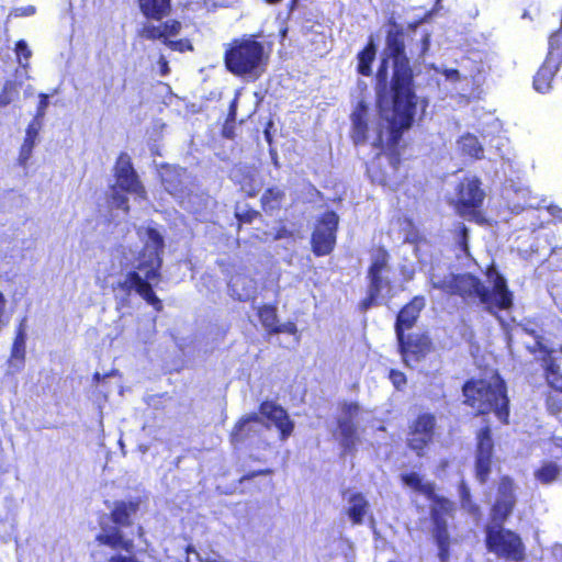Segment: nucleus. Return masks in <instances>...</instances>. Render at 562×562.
<instances>
[{
    "label": "nucleus",
    "mask_w": 562,
    "mask_h": 562,
    "mask_svg": "<svg viewBox=\"0 0 562 562\" xmlns=\"http://www.w3.org/2000/svg\"><path fill=\"white\" fill-rule=\"evenodd\" d=\"M429 42L430 34L424 29L414 27L407 35L398 30L389 31L384 57L376 72L379 121L374 126H369L368 109L363 102H359L351 114L356 144L369 142L375 148L389 149L397 146L416 113L409 58L417 61L424 59Z\"/></svg>",
    "instance_id": "nucleus-1"
},
{
    "label": "nucleus",
    "mask_w": 562,
    "mask_h": 562,
    "mask_svg": "<svg viewBox=\"0 0 562 562\" xmlns=\"http://www.w3.org/2000/svg\"><path fill=\"white\" fill-rule=\"evenodd\" d=\"M492 289L470 273L454 274L432 267L429 276L431 286L449 295H458L467 303H480L485 311L495 314L498 310H508L513 305V293L506 279L495 269L487 272Z\"/></svg>",
    "instance_id": "nucleus-2"
},
{
    "label": "nucleus",
    "mask_w": 562,
    "mask_h": 562,
    "mask_svg": "<svg viewBox=\"0 0 562 562\" xmlns=\"http://www.w3.org/2000/svg\"><path fill=\"white\" fill-rule=\"evenodd\" d=\"M492 289L470 273L454 274L432 267L429 276L431 286L449 295H458L467 303H480L485 311L495 314L498 310H508L513 305V293L506 279L495 269L487 272Z\"/></svg>",
    "instance_id": "nucleus-3"
},
{
    "label": "nucleus",
    "mask_w": 562,
    "mask_h": 562,
    "mask_svg": "<svg viewBox=\"0 0 562 562\" xmlns=\"http://www.w3.org/2000/svg\"><path fill=\"white\" fill-rule=\"evenodd\" d=\"M137 235L144 243L143 250L139 252L134 271H130L116 286L113 288L115 295L121 301L135 291L147 303L160 311L162 305L160 300L153 291V286L158 283L161 267L160 251L164 248V238L153 227L137 228Z\"/></svg>",
    "instance_id": "nucleus-4"
},
{
    "label": "nucleus",
    "mask_w": 562,
    "mask_h": 562,
    "mask_svg": "<svg viewBox=\"0 0 562 562\" xmlns=\"http://www.w3.org/2000/svg\"><path fill=\"white\" fill-rule=\"evenodd\" d=\"M515 504L514 482L509 477H503L492 508V524L486 529V544L498 557L519 562L525 557L521 539L517 533L502 527Z\"/></svg>",
    "instance_id": "nucleus-5"
},
{
    "label": "nucleus",
    "mask_w": 562,
    "mask_h": 562,
    "mask_svg": "<svg viewBox=\"0 0 562 562\" xmlns=\"http://www.w3.org/2000/svg\"><path fill=\"white\" fill-rule=\"evenodd\" d=\"M465 403L479 414L495 413L497 418L507 423L509 416L508 397L504 380L493 374L488 380H471L463 386Z\"/></svg>",
    "instance_id": "nucleus-6"
},
{
    "label": "nucleus",
    "mask_w": 562,
    "mask_h": 562,
    "mask_svg": "<svg viewBox=\"0 0 562 562\" xmlns=\"http://www.w3.org/2000/svg\"><path fill=\"white\" fill-rule=\"evenodd\" d=\"M266 58L265 46L249 36L229 43L225 50L224 61L228 71L234 75L257 77Z\"/></svg>",
    "instance_id": "nucleus-7"
},
{
    "label": "nucleus",
    "mask_w": 562,
    "mask_h": 562,
    "mask_svg": "<svg viewBox=\"0 0 562 562\" xmlns=\"http://www.w3.org/2000/svg\"><path fill=\"white\" fill-rule=\"evenodd\" d=\"M116 187L111 188V194L109 199L110 209L121 210L124 214L128 212V200L120 192L126 191L135 194L138 199H145V189L138 180L137 173L131 161V157L126 153H122L114 167Z\"/></svg>",
    "instance_id": "nucleus-8"
},
{
    "label": "nucleus",
    "mask_w": 562,
    "mask_h": 562,
    "mask_svg": "<svg viewBox=\"0 0 562 562\" xmlns=\"http://www.w3.org/2000/svg\"><path fill=\"white\" fill-rule=\"evenodd\" d=\"M452 510V504L447 499H440L431 508V537L438 548L440 562L450 559V533L448 531V517Z\"/></svg>",
    "instance_id": "nucleus-9"
},
{
    "label": "nucleus",
    "mask_w": 562,
    "mask_h": 562,
    "mask_svg": "<svg viewBox=\"0 0 562 562\" xmlns=\"http://www.w3.org/2000/svg\"><path fill=\"white\" fill-rule=\"evenodd\" d=\"M457 191L458 213L469 220L476 218L485 199L481 181L475 177H467L459 183Z\"/></svg>",
    "instance_id": "nucleus-10"
},
{
    "label": "nucleus",
    "mask_w": 562,
    "mask_h": 562,
    "mask_svg": "<svg viewBox=\"0 0 562 562\" xmlns=\"http://www.w3.org/2000/svg\"><path fill=\"white\" fill-rule=\"evenodd\" d=\"M338 222L339 217L333 211L325 212L317 220L311 240L313 252L316 256H326L334 249Z\"/></svg>",
    "instance_id": "nucleus-11"
},
{
    "label": "nucleus",
    "mask_w": 562,
    "mask_h": 562,
    "mask_svg": "<svg viewBox=\"0 0 562 562\" xmlns=\"http://www.w3.org/2000/svg\"><path fill=\"white\" fill-rule=\"evenodd\" d=\"M561 34H552L549 38V53L533 78V88L540 93H547L551 88V81L562 61L560 48Z\"/></svg>",
    "instance_id": "nucleus-12"
},
{
    "label": "nucleus",
    "mask_w": 562,
    "mask_h": 562,
    "mask_svg": "<svg viewBox=\"0 0 562 562\" xmlns=\"http://www.w3.org/2000/svg\"><path fill=\"white\" fill-rule=\"evenodd\" d=\"M400 352L407 367L413 368L430 351L431 341L423 334L396 335Z\"/></svg>",
    "instance_id": "nucleus-13"
},
{
    "label": "nucleus",
    "mask_w": 562,
    "mask_h": 562,
    "mask_svg": "<svg viewBox=\"0 0 562 562\" xmlns=\"http://www.w3.org/2000/svg\"><path fill=\"white\" fill-rule=\"evenodd\" d=\"M526 331L535 338V346L530 348L531 351L543 353L542 361L548 383L551 387L562 392V371L557 358L552 356L555 352L554 348L548 346L544 338L539 336L535 329H526Z\"/></svg>",
    "instance_id": "nucleus-14"
},
{
    "label": "nucleus",
    "mask_w": 562,
    "mask_h": 562,
    "mask_svg": "<svg viewBox=\"0 0 562 562\" xmlns=\"http://www.w3.org/2000/svg\"><path fill=\"white\" fill-rule=\"evenodd\" d=\"M435 425L436 418L429 413L420 414L411 425L407 445L418 456H423L425 448L432 441Z\"/></svg>",
    "instance_id": "nucleus-15"
},
{
    "label": "nucleus",
    "mask_w": 562,
    "mask_h": 562,
    "mask_svg": "<svg viewBox=\"0 0 562 562\" xmlns=\"http://www.w3.org/2000/svg\"><path fill=\"white\" fill-rule=\"evenodd\" d=\"M493 439L490 427L482 428L477 434L475 456V477L480 483H485L491 473Z\"/></svg>",
    "instance_id": "nucleus-16"
},
{
    "label": "nucleus",
    "mask_w": 562,
    "mask_h": 562,
    "mask_svg": "<svg viewBox=\"0 0 562 562\" xmlns=\"http://www.w3.org/2000/svg\"><path fill=\"white\" fill-rule=\"evenodd\" d=\"M268 427L257 414L244 416L234 427L231 439L235 446L254 443Z\"/></svg>",
    "instance_id": "nucleus-17"
},
{
    "label": "nucleus",
    "mask_w": 562,
    "mask_h": 562,
    "mask_svg": "<svg viewBox=\"0 0 562 562\" xmlns=\"http://www.w3.org/2000/svg\"><path fill=\"white\" fill-rule=\"evenodd\" d=\"M359 411L360 407L357 403H345L341 407V415L337 420L340 445L346 452L353 449L356 445L357 429L353 420Z\"/></svg>",
    "instance_id": "nucleus-18"
},
{
    "label": "nucleus",
    "mask_w": 562,
    "mask_h": 562,
    "mask_svg": "<svg viewBox=\"0 0 562 562\" xmlns=\"http://www.w3.org/2000/svg\"><path fill=\"white\" fill-rule=\"evenodd\" d=\"M385 256L382 255L378 257L371 265L369 269V296L363 301V308H369L373 304H379L385 300V295L383 294L384 286L389 289V282L384 281L381 278V272L385 267Z\"/></svg>",
    "instance_id": "nucleus-19"
},
{
    "label": "nucleus",
    "mask_w": 562,
    "mask_h": 562,
    "mask_svg": "<svg viewBox=\"0 0 562 562\" xmlns=\"http://www.w3.org/2000/svg\"><path fill=\"white\" fill-rule=\"evenodd\" d=\"M260 414L278 428L281 440H286L291 436L294 423L283 407L274 402L266 401L260 405Z\"/></svg>",
    "instance_id": "nucleus-20"
},
{
    "label": "nucleus",
    "mask_w": 562,
    "mask_h": 562,
    "mask_svg": "<svg viewBox=\"0 0 562 562\" xmlns=\"http://www.w3.org/2000/svg\"><path fill=\"white\" fill-rule=\"evenodd\" d=\"M345 505V513L352 525H362L366 516L370 510V503L367 497L358 491H345L342 494Z\"/></svg>",
    "instance_id": "nucleus-21"
},
{
    "label": "nucleus",
    "mask_w": 562,
    "mask_h": 562,
    "mask_svg": "<svg viewBox=\"0 0 562 562\" xmlns=\"http://www.w3.org/2000/svg\"><path fill=\"white\" fill-rule=\"evenodd\" d=\"M425 307V299L423 296H415L408 304H406L397 314L395 322L396 335L405 334L406 329H411L422 310Z\"/></svg>",
    "instance_id": "nucleus-22"
},
{
    "label": "nucleus",
    "mask_w": 562,
    "mask_h": 562,
    "mask_svg": "<svg viewBox=\"0 0 562 562\" xmlns=\"http://www.w3.org/2000/svg\"><path fill=\"white\" fill-rule=\"evenodd\" d=\"M181 23L176 20L166 21L161 25H154L147 23L139 31V36L146 40H171V37L177 36L180 33Z\"/></svg>",
    "instance_id": "nucleus-23"
},
{
    "label": "nucleus",
    "mask_w": 562,
    "mask_h": 562,
    "mask_svg": "<svg viewBox=\"0 0 562 562\" xmlns=\"http://www.w3.org/2000/svg\"><path fill=\"white\" fill-rule=\"evenodd\" d=\"M228 288L232 295L239 301L254 299L257 290L255 280L243 273L233 276L228 282Z\"/></svg>",
    "instance_id": "nucleus-24"
},
{
    "label": "nucleus",
    "mask_w": 562,
    "mask_h": 562,
    "mask_svg": "<svg viewBox=\"0 0 562 562\" xmlns=\"http://www.w3.org/2000/svg\"><path fill=\"white\" fill-rule=\"evenodd\" d=\"M43 123H38L37 120H32L25 131V137L20 148L19 164L25 167L32 157L33 149L37 143L40 131Z\"/></svg>",
    "instance_id": "nucleus-25"
},
{
    "label": "nucleus",
    "mask_w": 562,
    "mask_h": 562,
    "mask_svg": "<svg viewBox=\"0 0 562 562\" xmlns=\"http://www.w3.org/2000/svg\"><path fill=\"white\" fill-rule=\"evenodd\" d=\"M97 539L102 544L109 546L113 549H122L126 552H131L133 547L132 541L124 539L121 530L115 526L110 527L109 529L103 528Z\"/></svg>",
    "instance_id": "nucleus-26"
},
{
    "label": "nucleus",
    "mask_w": 562,
    "mask_h": 562,
    "mask_svg": "<svg viewBox=\"0 0 562 562\" xmlns=\"http://www.w3.org/2000/svg\"><path fill=\"white\" fill-rule=\"evenodd\" d=\"M142 13L153 20H161L171 8V0H138Z\"/></svg>",
    "instance_id": "nucleus-27"
},
{
    "label": "nucleus",
    "mask_w": 562,
    "mask_h": 562,
    "mask_svg": "<svg viewBox=\"0 0 562 562\" xmlns=\"http://www.w3.org/2000/svg\"><path fill=\"white\" fill-rule=\"evenodd\" d=\"M535 479L543 485L562 482V468L554 461H544L535 471Z\"/></svg>",
    "instance_id": "nucleus-28"
},
{
    "label": "nucleus",
    "mask_w": 562,
    "mask_h": 562,
    "mask_svg": "<svg viewBox=\"0 0 562 562\" xmlns=\"http://www.w3.org/2000/svg\"><path fill=\"white\" fill-rule=\"evenodd\" d=\"M184 170L178 168H166L161 173L162 184L170 194L177 196L181 192V177Z\"/></svg>",
    "instance_id": "nucleus-29"
},
{
    "label": "nucleus",
    "mask_w": 562,
    "mask_h": 562,
    "mask_svg": "<svg viewBox=\"0 0 562 562\" xmlns=\"http://www.w3.org/2000/svg\"><path fill=\"white\" fill-rule=\"evenodd\" d=\"M376 53L375 45L371 40L367 46L358 54V71L363 76L371 74V64Z\"/></svg>",
    "instance_id": "nucleus-30"
},
{
    "label": "nucleus",
    "mask_w": 562,
    "mask_h": 562,
    "mask_svg": "<svg viewBox=\"0 0 562 562\" xmlns=\"http://www.w3.org/2000/svg\"><path fill=\"white\" fill-rule=\"evenodd\" d=\"M401 480L404 485L412 488L413 491L429 495L432 493V486L430 483L423 481V477L416 472H408L401 474Z\"/></svg>",
    "instance_id": "nucleus-31"
},
{
    "label": "nucleus",
    "mask_w": 562,
    "mask_h": 562,
    "mask_svg": "<svg viewBox=\"0 0 562 562\" xmlns=\"http://www.w3.org/2000/svg\"><path fill=\"white\" fill-rule=\"evenodd\" d=\"M458 144L463 154L476 159L483 157V147L474 135L467 134L461 136Z\"/></svg>",
    "instance_id": "nucleus-32"
},
{
    "label": "nucleus",
    "mask_w": 562,
    "mask_h": 562,
    "mask_svg": "<svg viewBox=\"0 0 562 562\" xmlns=\"http://www.w3.org/2000/svg\"><path fill=\"white\" fill-rule=\"evenodd\" d=\"M25 344H26V326L25 319H23L16 330V336L13 341L11 358L22 362L25 356Z\"/></svg>",
    "instance_id": "nucleus-33"
},
{
    "label": "nucleus",
    "mask_w": 562,
    "mask_h": 562,
    "mask_svg": "<svg viewBox=\"0 0 562 562\" xmlns=\"http://www.w3.org/2000/svg\"><path fill=\"white\" fill-rule=\"evenodd\" d=\"M137 510V504L130 502H121L117 503L112 510L113 521L117 525L125 526L128 525V520L132 514Z\"/></svg>",
    "instance_id": "nucleus-34"
},
{
    "label": "nucleus",
    "mask_w": 562,
    "mask_h": 562,
    "mask_svg": "<svg viewBox=\"0 0 562 562\" xmlns=\"http://www.w3.org/2000/svg\"><path fill=\"white\" fill-rule=\"evenodd\" d=\"M258 316L262 326L269 333H272L276 329L278 324L276 307L271 305H265L259 308Z\"/></svg>",
    "instance_id": "nucleus-35"
},
{
    "label": "nucleus",
    "mask_w": 562,
    "mask_h": 562,
    "mask_svg": "<svg viewBox=\"0 0 562 562\" xmlns=\"http://www.w3.org/2000/svg\"><path fill=\"white\" fill-rule=\"evenodd\" d=\"M283 193L281 190L277 188L268 189L262 198L261 203L265 211H273L280 206V202L282 200Z\"/></svg>",
    "instance_id": "nucleus-36"
},
{
    "label": "nucleus",
    "mask_w": 562,
    "mask_h": 562,
    "mask_svg": "<svg viewBox=\"0 0 562 562\" xmlns=\"http://www.w3.org/2000/svg\"><path fill=\"white\" fill-rule=\"evenodd\" d=\"M19 91L16 85L12 81H7L0 93V108L10 104L18 95Z\"/></svg>",
    "instance_id": "nucleus-37"
},
{
    "label": "nucleus",
    "mask_w": 562,
    "mask_h": 562,
    "mask_svg": "<svg viewBox=\"0 0 562 562\" xmlns=\"http://www.w3.org/2000/svg\"><path fill=\"white\" fill-rule=\"evenodd\" d=\"M15 54H16L19 64L23 68H26L27 67V60L31 58L32 52L29 48L27 43L24 40H20L15 44Z\"/></svg>",
    "instance_id": "nucleus-38"
},
{
    "label": "nucleus",
    "mask_w": 562,
    "mask_h": 562,
    "mask_svg": "<svg viewBox=\"0 0 562 562\" xmlns=\"http://www.w3.org/2000/svg\"><path fill=\"white\" fill-rule=\"evenodd\" d=\"M468 240H469V229L465 225L461 224L459 227L458 236H457V245H458L459 251H461L462 255H464L467 257L470 256Z\"/></svg>",
    "instance_id": "nucleus-39"
},
{
    "label": "nucleus",
    "mask_w": 562,
    "mask_h": 562,
    "mask_svg": "<svg viewBox=\"0 0 562 562\" xmlns=\"http://www.w3.org/2000/svg\"><path fill=\"white\" fill-rule=\"evenodd\" d=\"M459 494L462 507L469 512L474 510V505L471 502L470 490L464 482H462L459 486Z\"/></svg>",
    "instance_id": "nucleus-40"
},
{
    "label": "nucleus",
    "mask_w": 562,
    "mask_h": 562,
    "mask_svg": "<svg viewBox=\"0 0 562 562\" xmlns=\"http://www.w3.org/2000/svg\"><path fill=\"white\" fill-rule=\"evenodd\" d=\"M48 98H49L48 94L40 93V102L37 105L36 114L33 119V120H37L38 123H42V121L45 116L46 109L49 104Z\"/></svg>",
    "instance_id": "nucleus-41"
},
{
    "label": "nucleus",
    "mask_w": 562,
    "mask_h": 562,
    "mask_svg": "<svg viewBox=\"0 0 562 562\" xmlns=\"http://www.w3.org/2000/svg\"><path fill=\"white\" fill-rule=\"evenodd\" d=\"M165 45H167L172 50H178V52H184L187 49L192 48L190 43L184 40H178V41L169 40V41L165 42Z\"/></svg>",
    "instance_id": "nucleus-42"
},
{
    "label": "nucleus",
    "mask_w": 562,
    "mask_h": 562,
    "mask_svg": "<svg viewBox=\"0 0 562 562\" xmlns=\"http://www.w3.org/2000/svg\"><path fill=\"white\" fill-rule=\"evenodd\" d=\"M390 380L392 381L393 385L398 390L406 383V376L404 375V373L396 370H391Z\"/></svg>",
    "instance_id": "nucleus-43"
},
{
    "label": "nucleus",
    "mask_w": 562,
    "mask_h": 562,
    "mask_svg": "<svg viewBox=\"0 0 562 562\" xmlns=\"http://www.w3.org/2000/svg\"><path fill=\"white\" fill-rule=\"evenodd\" d=\"M297 330V327L294 323H286V324H282V325H278L277 324V327L276 329L272 331V333H288V334H291V335H294Z\"/></svg>",
    "instance_id": "nucleus-44"
},
{
    "label": "nucleus",
    "mask_w": 562,
    "mask_h": 562,
    "mask_svg": "<svg viewBox=\"0 0 562 562\" xmlns=\"http://www.w3.org/2000/svg\"><path fill=\"white\" fill-rule=\"evenodd\" d=\"M442 75L446 77L447 80L456 82L461 79V75L457 69H449L445 68L442 70Z\"/></svg>",
    "instance_id": "nucleus-45"
},
{
    "label": "nucleus",
    "mask_w": 562,
    "mask_h": 562,
    "mask_svg": "<svg viewBox=\"0 0 562 562\" xmlns=\"http://www.w3.org/2000/svg\"><path fill=\"white\" fill-rule=\"evenodd\" d=\"M109 562H137L131 557L122 555V554H115L112 555L109 560Z\"/></svg>",
    "instance_id": "nucleus-46"
},
{
    "label": "nucleus",
    "mask_w": 562,
    "mask_h": 562,
    "mask_svg": "<svg viewBox=\"0 0 562 562\" xmlns=\"http://www.w3.org/2000/svg\"><path fill=\"white\" fill-rule=\"evenodd\" d=\"M158 64H159V67H160V74L162 76H166L169 71V68H168V61L166 60V58L164 56H160L159 60H158Z\"/></svg>",
    "instance_id": "nucleus-47"
},
{
    "label": "nucleus",
    "mask_w": 562,
    "mask_h": 562,
    "mask_svg": "<svg viewBox=\"0 0 562 562\" xmlns=\"http://www.w3.org/2000/svg\"><path fill=\"white\" fill-rule=\"evenodd\" d=\"M15 12H16L15 13L16 15H32L35 12V8L34 7L21 8V9H16Z\"/></svg>",
    "instance_id": "nucleus-48"
},
{
    "label": "nucleus",
    "mask_w": 562,
    "mask_h": 562,
    "mask_svg": "<svg viewBox=\"0 0 562 562\" xmlns=\"http://www.w3.org/2000/svg\"><path fill=\"white\" fill-rule=\"evenodd\" d=\"M525 205L527 207L536 209V207H539V202L536 201V199H529L526 201Z\"/></svg>",
    "instance_id": "nucleus-49"
},
{
    "label": "nucleus",
    "mask_w": 562,
    "mask_h": 562,
    "mask_svg": "<svg viewBox=\"0 0 562 562\" xmlns=\"http://www.w3.org/2000/svg\"><path fill=\"white\" fill-rule=\"evenodd\" d=\"M236 216H237L240 221H246V222H250V221H251V216H250V215L241 216L239 213H236Z\"/></svg>",
    "instance_id": "nucleus-50"
},
{
    "label": "nucleus",
    "mask_w": 562,
    "mask_h": 562,
    "mask_svg": "<svg viewBox=\"0 0 562 562\" xmlns=\"http://www.w3.org/2000/svg\"><path fill=\"white\" fill-rule=\"evenodd\" d=\"M235 114V102L232 103L231 105V112H229V115L233 116Z\"/></svg>",
    "instance_id": "nucleus-51"
},
{
    "label": "nucleus",
    "mask_w": 562,
    "mask_h": 562,
    "mask_svg": "<svg viewBox=\"0 0 562 562\" xmlns=\"http://www.w3.org/2000/svg\"><path fill=\"white\" fill-rule=\"evenodd\" d=\"M93 379H94L95 381H100V379H101L100 373H95V374H94V376H93Z\"/></svg>",
    "instance_id": "nucleus-52"
},
{
    "label": "nucleus",
    "mask_w": 562,
    "mask_h": 562,
    "mask_svg": "<svg viewBox=\"0 0 562 562\" xmlns=\"http://www.w3.org/2000/svg\"><path fill=\"white\" fill-rule=\"evenodd\" d=\"M272 160H273V164H274L276 166H278V159H277V156H272Z\"/></svg>",
    "instance_id": "nucleus-53"
},
{
    "label": "nucleus",
    "mask_w": 562,
    "mask_h": 562,
    "mask_svg": "<svg viewBox=\"0 0 562 562\" xmlns=\"http://www.w3.org/2000/svg\"><path fill=\"white\" fill-rule=\"evenodd\" d=\"M557 209H558L557 206H553V207H552V214H555V213H554V210H557Z\"/></svg>",
    "instance_id": "nucleus-54"
}]
</instances>
